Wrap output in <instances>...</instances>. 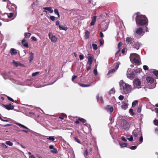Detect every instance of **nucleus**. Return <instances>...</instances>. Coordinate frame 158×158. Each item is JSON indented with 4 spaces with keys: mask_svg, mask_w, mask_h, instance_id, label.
<instances>
[{
    "mask_svg": "<svg viewBox=\"0 0 158 158\" xmlns=\"http://www.w3.org/2000/svg\"><path fill=\"white\" fill-rule=\"evenodd\" d=\"M139 12L136 13L135 22L137 26H142L148 24V21L145 15H139Z\"/></svg>",
    "mask_w": 158,
    "mask_h": 158,
    "instance_id": "nucleus-1",
    "label": "nucleus"
},
{
    "mask_svg": "<svg viewBox=\"0 0 158 158\" xmlns=\"http://www.w3.org/2000/svg\"><path fill=\"white\" fill-rule=\"evenodd\" d=\"M120 89L123 94H126L130 93L132 90L131 86L128 84L124 83L123 80L121 81L119 83Z\"/></svg>",
    "mask_w": 158,
    "mask_h": 158,
    "instance_id": "nucleus-2",
    "label": "nucleus"
},
{
    "mask_svg": "<svg viewBox=\"0 0 158 158\" xmlns=\"http://www.w3.org/2000/svg\"><path fill=\"white\" fill-rule=\"evenodd\" d=\"M130 59L131 61L133 63L137 65H139L140 64V62L139 60L140 57L138 54L135 53L131 54Z\"/></svg>",
    "mask_w": 158,
    "mask_h": 158,
    "instance_id": "nucleus-3",
    "label": "nucleus"
},
{
    "mask_svg": "<svg viewBox=\"0 0 158 158\" xmlns=\"http://www.w3.org/2000/svg\"><path fill=\"white\" fill-rule=\"evenodd\" d=\"M122 45L123 44L121 42H120L118 44V50L115 53V56L114 58V60H118V57L119 56H120V54L119 53L121 50L120 47L122 46Z\"/></svg>",
    "mask_w": 158,
    "mask_h": 158,
    "instance_id": "nucleus-4",
    "label": "nucleus"
},
{
    "mask_svg": "<svg viewBox=\"0 0 158 158\" xmlns=\"http://www.w3.org/2000/svg\"><path fill=\"white\" fill-rule=\"evenodd\" d=\"M141 85V81L138 78L135 79L133 81V85L135 88H139L138 86H140Z\"/></svg>",
    "mask_w": 158,
    "mask_h": 158,
    "instance_id": "nucleus-5",
    "label": "nucleus"
},
{
    "mask_svg": "<svg viewBox=\"0 0 158 158\" xmlns=\"http://www.w3.org/2000/svg\"><path fill=\"white\" fill-rule=\"evenodd\" d=\"M88 64L91 65L93 61V57L91 56V55L90 54H88Z\"/></svg>",
    "mask_w": 158,
    "mask_h": 158,
    "instance_id": "nucleus-6",
    "label": "nucleus"
},
{
    "mask_svg": "<svg viewBox=\"0 0 158 158\" xmlns=\"http://www.w3.org/2000/svg\"><path fill=\"white\" fill-rule=\"evenodd\" d=\"M48 36L51 41L53 43H55L57 41V39L55 36L51 35V33H49L48 34Z\"/></svg>",
    "mask_w": 158,
    "mask_h": 158,
    "instance_id": "nucleus-7",
    "label": "nucleus"
},
{
    "mask_svg": "<svg viewBox=\"0 0 158 158\" xmlns=\"http://www.w3.org/2000/svg\"><path fill=\"white\" fill-rule=\"evenodd\" d=\"M8 8L11 11L13 12H15L16 11L17 7L15 5L11 4V5Z\"/></svg>",
    "mask_w": 158,
    "mask_h": 158,
    "instance_id": "nucleus-8",
    "label": "nucleus"
},
{
    "mask_svg": "<svg viewBox=\"0 0 158 158\" xmlns=\"http://www.w3.org/2000/svg\"><path fill=\"white\" fill-rule=\"evenodd\" d=\"M3 106L8 110H13L14 108V106L12 105L10 103L7 105H3Z\"/></svg>",
    "mask_w": 158,
    "mask_h": 158,
    "instance_id": "nucleus-9",
    "label": "nucleus"
},
{
    "mask_svg": "<svg viewBox=\"0 0 158 158\" xmlns=\"http://www.w3.org/2000/svg\"><path fill=\"white\" fill-rule=\"evenodd\" d=\"M105 109L107 111V112H109L110 113L112 112L113 111V107L112 106L109 105H107L105 107Z\"/></svg>",
    "mask_w": 158,
    "mask_h": 158,
    "instance_id": "nucleus-10",
    "label": "nucleus"
},
{
    "mask_svg": "<svg viewBox=\"0 0 158 158\" xmlns=\"http://www.w3.org/2000/svg\"><path fill=\"white\" fill-rule=\"evenodd\" d=\"M122 123L123 124V127L124 128L126 129L129 127V123L126 120L124 119L123 120Z\"/></svg>",
    "mask_w": 158,
    "mask_h": 158,
    "instance_id": "nucleus-11",
    "label": "nucleus"
},
{
    "mask_svg": "<svg viewBox=\"0 0 158 158\" xmlns=\"http://www.w3.org/2000/svg\"><path fill=\"white\" fill-rule=\"evenodd\" d=\"M146 80L148 83L150 84L153 83L154 81L153 78L150 77H147L146 78Z\"/></svg>",
    "mask_w": 158,
    "mask_h": 158,
    "instance_id": "nucleus-12",
    "label": "nucleus"
},
{
    "mask_svg": "<svg viewBox=\"0 0 158 158\" xmlns=\"http://www.w3.org/2000/svg\"><path fill=\"white\" fill-rule=\"evenodd\" d=\"M10 53L12 55H15L17 53V52L16 49L13 48H11L10 49Z\"/></svg>",
    "mask_w": 158,
    "mask_h": 158,
    "instance_id": "nucleus-13",
    "label": "nucleus"
},
{
    "mask_svg": "<svg viewBox=\"0 0 158 158\" xmlns=\"http://www.w3.org/2000/svg\"><path fill=\"white\" fill-rule=\"evenodd\" d=\"M135 74L133 73L127 74V77L130 79H132L135 77Z\"/></svg>",
    "mask_w": 158,
    "mask_h": 158,
    "instance_id": "nucleus-14",
    "label": "nucleus"
},
{
    "mask_svg": "<svg viewBox=\"0 0 158 158\" xmlns=\"http://www.w3.org/2000/svg\"><path fill=\"white\" fill-rule=\"evenodd\" d=\"M26 40L25 39H23L22 41V45L27 48L28 47V44L27 42H26Z\"/></svg>",
    "mask_w": 158,
    "mask_h": 158,
    "instance_id": "nucleus-15",
    "label": "nucleus"
},
{
    "mask_svg": "<svg viewBox=\"0 0 158 158\" xmlns=\"http://www.w3.org/2000/svg\"><path fill=\"white\" fill-rule=\"evenodd\" d=\"M143 32V29L141 27L138 28L136 31V33L139 35H141Z\"/></svg>",
    "mask_w": 158,
    "mask_h": 158,
    "instance_id": "nucleus-16",
    "label": "nucleus"
},
{
    "mask_svg": "<svg viewBox=\"0 0 158 158\" xmlns=\"http://www.w3.org/2000/svg\"><path fill=\"white\" fill-rule=\"evenodd\" d=\"M96 16H94L92 18V21L90 23L91 25L93 26L94 25L96 21Z\"/></svg>",
    "mask_w": 158,
    "mask_h": 158,
    "instance_id": "nucleus-17",
    "label": "nucleus"
},
{
    "mask_svg": "<svg viewBox=\"0 0 158 158\" xmlns=\"http://www.w3.org/2000/svg\"><path fill=\"white\" fill-rule=\"evenodd\" d=\"M43 9L45 10H48L50 13H52L53 11V10H52V8L51 7H43Z\"/></svg>",
    "mask_w": 158,
    "mask_h": 158,
    "instance_id": "nucleus-18",
    "label": "nucleus"
},
{
    "mask_svg": "<svg viewBox=\"0 0 158 158\" xmlns=\"http://www.w3.org/2000/svg\"><path fill=\"white\" fill-rule=\"evenodd\" d=\"M30 56L29 57L28 60L30 62L32 61L34 59V53L32 52H30Z\"/></svg>",
    "mask_w": 158,
    "mask_h": 158,
    "instance_id": "nucleus-19",
    "label": "nucleus"
},
{
    "mask_svg": "<svg viewBox=\"0 0 158 158\" xmlns=\"http://www.w3.org/2000/svg\"><path fill=\"white\" fill-rule=\"evenodd\" d=\"M132 135L135 137H137L138 135V132L137 130H134L132 133Z\"/></svg>",
    "mask_w": 158,
    "mask_h": 158,
    "instance_id": "nucleus-20",
    "label": "nucleus"
},
{
    "mask_svg": "<svg viewBox=\"0 0 158 158\" xmlns=\"http://www.w3.org/2000/svg\"><path fill=\"white\" fill-rule=\"evenodd\" d=\"M132 39L131 37H127L126 38V41L127 43L129 44H131Z\"/></svg>",
    "mask_w": 158,
    "mask_h": 158,
    "instance_id": "nucleus-21",
    "label": "nucleus"
},
{
    "mask_svg": "<svg viewBox=\"0 0 158 158\" xmlns=\"http://www.w3.org/2000/svg\"><path fill=\"white\" fill-rule=\"evenodd\" d=\"M128 106V105L127 104H126L125 102H123V105L121 106V107L122 109L124 110H126Z\"/></svg>",
    "mask_w": 158,
    "mask_h": 158,
    "instance_id": "nucleus-22",
    "label": "nucleus"
},
{
    "mask_svg": "<svg viewBox=\"0 0 158 158\" xmlns=\"http://www.w3.org/2000/svg\"><path fill=\"white\" fill-rule=\"evenodd\" d=\"M67 116L65 114L62 113L60 115L59 117V118L62 120H63L64 119V117L67 118Z\"/></svg>",
    "mask_w": 158,
    "mask_h": 158,
    "instance_id": "nucleus-23",
    "label": "nucleus"
},
{
    "mask_svg": "<svg viewBox=\"0 0 158 158\" xmlns=\"http://www.w3.org/2000/svg\"><path fill=\"white\" fill-rule=\"evenodd\" d=\"M90 35V33L88 30H86L85 32V36L86 39H88L89 38Z\"/></svg>",
    "mask_w": 158,
    "mask_h": 158,
    "instance_id": "nucleus-24",
    "label": "nucleus"
},
{
    "mask_svg": "<svg viewBox=\"0 0 158 158\" xmlns=\"http://www.w3.org/2000/svg\"><path fill=\"white\" fill-rule=\"evenodd\" d=\"M152 73L156 77V78H158V71L156 70L153 69Z\"/></svg>",
    "mask_w": 158,
    "mask_h": 158,
    "instance_id": "nucleus-25",
    "label": "nucleus"
},
{
    "mask_svg": "<svg viewBox=\"0 0 158 158\" xmlns=\"http://www.w3.org/2000/svg\"><path fill=\"white\" fill-rule=\"evenodd\" d=\"M133 47L134 48L138 50L139 48V45L138 43H135L133 45Z\"/></svg>",
    "mask_w": 158,
    "mask_h": 158,
    "instance_id": "nucleus-26",
    "label": "nucleus"
},
{
    "mask_svg": "<svg viewBox=\"0 0 158 158\" xmlns=\"http://www.w3.org/2000/svg\"><path fill=\"white\" fill-rule=\"evenodd\" d=\"M15 12H12L10 13L9 15H8L7 13H4V14L7 15V17L8 18H10L12 17L13 16Z\"/></svg>",
    "mask_w": 158,
    "mask_h": 158,
    "instance_id": "nucleus-27",
    "label": "nucleus"
},
{
    "mask_svg": "<svg viewBox=\"0 0 158 158\" xmlns=\"http://www.w3.org/2000/svg\"><path fill=\"white\" fill-rule=\"evenodd\" d=\"M115 92V90L114 88H112L109 92L110 94H114Z\"/></svg>",
    "mask_w": 158,
    "mask_h": 158,
    "instance_id": "nucleus-28",
    "label": "nucleus"
},
{
    "mask_svg": "<svg viewBox=\"0 0 158 158\" xmlns=\"http://www.w3.org/2000/svg\"><path fill=\"white\" fill-rule=\"evenodd\" d=\"M115 71V69H112L110 70L107 73V75H110L111 74L113 73Z\"/></svg>",
    "mask_w": 158,
    "mask_h": 158,
    "instance_id": "nucleus-29",
    "label": "nucleus"
},
{
    "mask_svg": "<svg viewBox=\"0 0 158 158\" xmlns=\"http://www.w3.org/2000/svg\"><path fill=\"white\" fill-rule=\"evenodd\" d=\"M31 35V33L29 32H27L24 34V36L25 38H28L30 37Z\"/></svg>",
    "mask_w": 158,
    "mask_h": 158,
    "instance_id": "nucleus-30",
    "label": "nucleus"
},
{
    "mask_svg": "<svg viewBox=\"0 0 158 158\" xmlns=\"http://www.w3.org/2000/svg\"><path fill=\"white\" fill-rule=\"evenodd\" d=\"M142 71V69L141 68H138L137 69H135L134 70V71L136 73H140Z\"/></svg>",
    "mask_w": 158,
    "mask_h": 158,
    "instance_id": "nucleus-31",
    "label": "nucleus"
},
{
    "mask_svg": "<svg viewBox=\"0 0 158 158\" xmlns=\"http://www.w3.org/2000/svg\"><path fill=\"white\" fill-rule=\"evenodd\" d=\"M120 64V63L119 61L117 62L116 63H115V68L116 69H117L118 68L119 65Z\"/></svg>",
    "mask_w": 158,
    "mask_h": 158,
    "instance_id": "nucleus-32",
    "label": "nucleus"
},
{
    "mask_svg": "<svg viewBox=\"0 0 158 158\" xmlns=\"http://www.w3.org/2000/svg\"><path fill=\"white\" fill-rule=\"evenodd\" d=\"M78 120L81 122L82 123H85L86 122V120L85 119L81 118H79L78 119Z\"/></svg>",
    "mask_w": 158,
    "mask_h": 158,
    "instance_id": "nucleus-33",
    "label": "nucleus"
},
{
    "mask_svg": "<svg viewBox=\"0 0 158 158\" xmlns=\"http://www.w3.org/2000/svg\"><path fill=\"white\" fill-rule=\"evenodd\" d=\"M73 139L76 142L80 144L81 143L80 141L77 137L75 136L74 137Z\"/></svg>",
    "mask_w": 158,
    "mask_h": 158,
    "instance_id": "nucleus-34",
    "label": "nucleus"
},
{
    "mask_svg": "<svg viewBox=\"0 0 158 158\" xmlns=\"http://www.w3.org/2000/svg\"><path fill=\"white\" fill-rule=\"evenodd\" d=\"M119 144L121 148L126 147L127 146V144L126 143H120Z\"/></svg>",
    "mask_w": 158,
    "mask_h": 158,
    "instance_id": "nucleus-35",
    "label": "nucleus"
},
{
    "mask_svg": "<svg viewBox=\"0 0 158 158\" xmlns=\"http://www.w3.org/2000/svg\"><path fill=\"white\" fill-rule=\"evenodd\" d=\"M51 152L53 153H57L58 152V151L56 148H54L53 150H51Z\"/></svg>",
    "mask_w": 158,
    "mask_h": 158,
    "instance_id": "nucleus-36",
    "label": "nucleus"
},
{
    "mask_svg": "<svg viewBox=\"0 0 158 158\" xmlns=\"http://www.w3.org/2000/svg\"><path fill=\"white\" fill-rule=\"evenodd\" d=\"M138 103V101L135 100L132 103V107L135 106Z\"/></svg>",
    "mask_w": 158,
    "mask_h": 158,
    "instance_id": "nucleus-37",
    "label": "nucleus"
},
{
    "mask_svg": "<svg viewBox=\"0 0 158 158\" xmlns=\"http://www.w3.org/2000/svg\"><path fill=\"white\" fill-rule=\"evenodd\" d=\"M6 143L10 146H12L13 145V143L10 141H7L6 142Z\"/></svg>",
    "mask_w": 158,
    "mask_h": 158,
    "instance_id": "nucleus-38",
    "label": "nucleus"
},
{
    "mask_svg": "<svg viewBox=\"0 0 158 158\" xmlns=\"http://www.w3.org/2000/svg\"><path fill=\"white\" fill-rule=\"evenodd\" d=\"M47 139L49 140H52V141H54L55 140L54 137L52 136H49V137Z\"/></svg>",
    "mask_w": 158,
    "mask_h": 158,
    "instance_id": "nucleus-39",
    "label": "nucleus"
},
{
    "mask_svg": "<svg viewBox=\"0 0 158 158\" xmlns=\"http://www.w3.org/2000/svg\"><path fill=\"white\" fill-rule=\"evenodd\" d=\"M54 13H55L57 15H58V16L59 18L60 17V15L59 13V12L58 10L57 9H55L54 10Z\"/></svg>",
    "mask_w": 158,
    "mask_h": 158,
    "instance_id": "nucleus-40",
    "label": "nucleus"
},
{
    "mask_svg": "<svg viewBox=\"0 0 158 158\" xmlns=\"http://www.w3.org/2000/svg\"><path fill=\"white\" fill-rule=\"evenodd\" d=\"M141 136L140 137L139 139V142H140V143H142L143 141V138L142 135V134H141Z\"/></svg>",
    "mask_w": 158,
    "mask_h": 158,
    "instance_id": "nucleus-41",
    "label": "nucleus"
},
{
    "mask_svg": "<svg viewBox=\"0 0 158 158\" xmlns=\"http://www.w3.org/2000/svg\"><path fill=\"white\" fill-rule=\"evenodd\" d=\"M92 46L93 48L95 50H96L98 49V46L97 45L94 44H92Z\"/></svg>",
    "mask_w": 158,
    "mask_h": 158,
    "instance_id": "nucleus-42",
    "label": "nucleus"
},
{
    "mask_svg": "<svg viewBox=\"0 0 158 158\" xmlns=\"http://www.w3.org/2000/svg\"><path fill=\"white\" fill-rule=\"evenodd\" d=\"M129 113L132 115H133L134 114V113L133 112V109H130L129 111Z\"/></svg>",
    "mask_w": 158,
    "mask_h": 158,
    "instance_id": "nucleus-43",
    "label": "nucleus"
},
{
    "mask_svg": "<svg viewBox=\"0 0 158 158\" xmlns=\"http://www.w3.org/2000/svg\"><path fill=\"white\" fill-rule=\"evenodd\" d=\"M82 87H88L90 86V85L89 84H81L80 85Z\"/></svg>",
    "mask_w": 158,
    "mask_h": 158,
    "instance_id": "nucleus-44",
    "label": "nucleus"
},
{
    "mask_svg": "<svg viewBox=\"0 0 158 158\" xmlns=\"http://www.w3.org/2000/svg\"><path fill=\"white\" fill-rule=\"evenodd\" d=\"M39 72H37L34 73H32V76H36L38 74H39Z\"/></svg>",
    "mask_w": 158,
    "mask_h": 158,
    "instance_id": "nucleus-45",
    "label": "nucleus"
},
{
    "mask_svg": "<svg viewBox=\"0 0 158 158\" xmlns=\"http://www.w3.org/2000/svg\"><path fill=\"white\" fill-rule=\"evenodd\" d=\"M59 28L60 30H63L65 31H66L67 30V28L65 27H62L60 25L59 26Z\"/></svg>",
    "mask_w": 158,
    "mask_h": 158,
    "instance_id": "nucleus-46",
    "label": "nucleus"
},
{
    "mask_svg": "<svg viewBox=\"0 0 158 158\" xmlns=\"http://www.w3.org/2000/svg\"><path fill=\"white\" fill-rule=\"evenodd\" d=\"M143 69L144 70H148V68L147 65H144L143 66Z\"/></svg>",
    "mask_w": 158,
    "mask_h": 158,
    "instance_id": "nucleus-47",
    "label": "nucleus"
},
{
    "mask_svg": "<svg viewBox=\"0 0 158 158\" xmlns=\"http://www.w3.org/2000/svg\"><path fill=\"white\" fill-rule=\"evenodd\" d=\"M94 73L95 75L96 76L98 75V72L96 68H95L94 70Z\"/></svg>",
    "mask_w": 158,
    "mask_h": 158,
    "instance_id": "nucleus-48",
    "label": "nucleus"
},
{
    "mask_svg": "<svg viewBox=\"0 0 158 158\" xmlns=\"http://www.w3.org/2000/svg\"><path fill=\"white\" fill-rule=\"evenodd\" d=\"M79 58L80 60H82L84 59V56L82 55H79Z\"/></svg>",
    "mask_w": 158,
    "mask_h": 158,
    "instance_id": "nucleus-49",
    "label": "nucleus"
},
{
    "mask_svg": "<svg viewBox=\"0 0 158 158\" xmlns=\"http://www.w3.org/2000/svg\"><path fill=\"white\" fill-rule=\"evenodd\" d=\"M137 147V146H133L131 147L130 148L131 150H135L136 148Z\"/></svg>",
    "mask_w": 158,
    "mask_h": 158,
    "instance_id": "nucleus-50",
    "label": "nucleus"
},
{
    "mask_svg": "<svg viewBox=\"0 0 158 158\" xmlns=\"http://www.w3.org/2000/svg\"><path fill=\"white\" fill-rule=\"evenodd\" d=\"M124 98V97L123 96L120 95L119 96L118 99L119 100L122 101L123 99Z\"/></svg>",
    "mask_w": 158,
    "mask_h": 158,
    "instance_id": "nucleus-51",
    "label": "nucleus"
},
{
    "mask_svg": "<svg viewBox=\"0 0 158 158\" xmlns=\"http://www.w3.org/2000/svg\"><path fill=\"white\" fill-rule=\"evenodd\" d=\"M154 123L155 125L158 126V120L157 119H155L154 120Z\"/></svg>",
    "mask_w": 158,
    "mask_h": 158,
    "instance_id": "nucleus-52",
    "label": "nucleus"
},
{
    "mask_svg": "<svg viewBox=\"0 0 158 158\" xmlns=\"http://www.w3.org/2000/svg\"><path fill=\"white\" fill-rule=\"evenodd\" d=\"M1 145L4 148H8V147L4 143H2Z\"/></svg>",
    "mask_w": 158,
    "mask_h": 158,
    "instance_id": "nucleus-53",
    "label": "nucleus"
},
{
    "mask_svg": "<svg viewBox=\"0 0 158 158\" xmlns=\"http://www.w3.org/2000/svg\"><path fill=\"white\" fill-rule=\"evenodd\" d=\"M7 98L9 100H10V101H11V102H14V100L12 98H10V97L7 96Z\"/></svg>",
    "mask_w": 158,
    "mask_h": 158,
    "instance_id": "nucleus-54",
    "label": "nucleus"
},
{
    "mask_svg": "<svg viewBox=\"0 0 158 158\" xmlns=\"http://www.w3.org/2000/svg\"><path fill=\"white\" fill-rule=\"evenodd\" d=\"M31 39L32 40L34 41H36L37 40V39L34 36L31 37Z\"/></svg>",
    "mask_w": 158,
    "mask_h": 158,
    "instance_id": "nucleus-55",
    "label": "nucleus"
},
{
    "mask_svg": "<svg viewBox=\"0 0 158 158\" xmlns=\"http://www.w3.org/2000/svg\"><path fill=\"white\" fill-rule=\"evenodd\" d=\"M50 19L52 21H54L55 19V17L54 16H52L50 17Z\"/></svg>",
    "mask_w": 158,
    "mask_h": 158,
    "instance_id": "nucleus-56",
    "label": "nucleus"
},
{
    "mask_svg": "<svg viewBox=\"0 0 158 158\" xmlns=\"http://www.w3.org/2000/svg\"><path fill=\"white\" fill-rule=\"evenodd\" d=\"M77 76L74 75L72 77V80L73 81L74 79H75L77 77Z\"/></svg>",
    "mask_w": 158,
    "mask_h": 158,
    "instance_id": "nucleus-57",
    "label": "nucleus"
},
{
    "mask_svg": "<svg viewBox=\"0 0 158 158\" xmlns=\"http://www.w3.org/2000/svg\"><path fill=\"white\" fill-rule=\"evenodd\" d=\"M122 140L126 142L127 141V139L125 138L124 136H122L121 138Z\"/></svg>",
    "mask_w": 158,
    "mask_h": 158,
    "instance_id": "nucleus-58",
    "label": "nucleus"
},
{
    "mask_svg": "<svg viewBox=\"0 0 158 158\" xmlns=\"http://www.w3.org/2000/svg\"><path fill=\"white\" fill-rule=\"evenodd\" d=\"M141 111V108L139 107L137 109V111L138 113H140Z\"/></svg>",
    "mask_w": 158,
    "mask_h": 158,
    "instance_id": "nucleus-59",
    "label": "nucleus"
},
{
    "mask_svg": "<svg viewBox=\"0 0 158 158\" xmlns=\"http://www.w3.org/2000/svg\"><path fill=\"white\" fill-rule=\"evenodd\" d=\"M128 140L131 141H133V138L131 135L130 137L128 139Z\"/></svg>",
    "mask_w": 158,
    "mask_h": 158,
    "instance_id": "nucleus-60",
    "label": "nucleus"
},
{
    "mask_svg": "<svg viewBox=\"0 0 158 158\" xmlns=\"http://www.w3.org/2000/svg\"><path fill=\"white\" fill-rule=\"evenodd\" d=\"M96 98H97V101L98 102V100H99V98H100V97H99V94H98L97 96H96Z\"/></svg>",
    "mask_w": 158,
    "mask_h": 158,
    "instance_id": "nucleus-61",
    "label": "nucleus"
},
{
    "mask_svg": "<svg viewBox=\"0 0 158 158\" xmlns=\"http://www.w3.org/2000/svg\"><path fill=\"white\" fill-rule=\"evenodd\" d=\"M100 34L101 37L103 38L104 37L103 34L102 32L101 31L100 33Z\"/></svg>",
    "mask_w": 158,
    "mask_h": 158,
    "instance_id": "nucleus-62",
    "label": "nucleus"
},
{
    "mask_svg": "<svg viewBox=\"0 0 158 158\" xmlns=\"http://www.w3.org/2000/svg\"><path fill=\"white\" fill-rule=\"evenodd\" d=\"M13 63L14 64H15L16 66H17L18 65V64L16 62H15V60H13Z\"/></svg>",
    "mask_w": 158,
    "mask_h": 158,
    "instance_id": "nucleus-63",
    "label": "nucleus"
},
{
    "mask_svg": "<svg viewBox=\"0 0 158 158\" xmlns=\"http://www.w3.org/2000/svg\"><path fill=\"white\" fill-rule=\"evenodd\" d=\"M56 25L58 26L60 25V22L59 21H57L56 22Z\"/></svg>",
    "mask_w": 158,
    "mask_h": 158,
    "instance_id": "nucleus-64",
    "label": "nucleus"
}]
</instances>
